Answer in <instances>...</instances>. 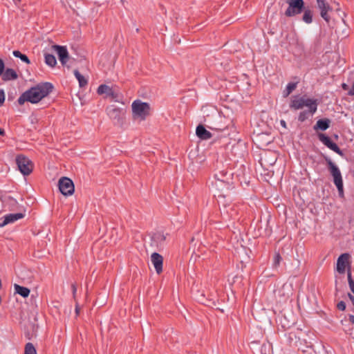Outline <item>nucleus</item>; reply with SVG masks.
I'll return each instance as SVG.
<instances>
[{"label": "nucleus", "mask_w": 354, "mask_h": 354, "mask_svg": "<svg viewBox=\"0 0 354 354\" xmlns=\"http://www.w3.org/2000/svg\"><path fill=\"white\" fill-rule=\"evenodd\" d=\"M12 54L15 57L19 58L23 62L26 64L30 63L29 58L25 54L21 53L19 50H14Z\"/></svg>", "instance_id": "nucleus-27"}, {"label": "nucleus", "mask_w": 354, "mask_h": 354, "mask_svg": "<svg viewBox=\"0 0 354 354\" xmlns=\"http://www.w3.org/2000/svg\"><path fill=\"white\" fill-rule=\"evenodd\" d=\"M347 277H348V282L349 288H350L351 290L353 292V293L354 294V281L352 279L351 272L350 269L348 270Z\"/></svg>", "instance_id": "nucleus-29"}, {"label": "nucleus", "mask_w": 354, "mask_h": 354, "mask_svg": "<svg viewBox=\"0 0 354 354\" xmlns=\"http://www.w3.org/2000/svg\"><path fill=\"white\" fill-rule=\"evenodd\" d=\"M304 15L302 17V20L306 24H311L313 22V11L309 8H306L303 10Z\"/></svg>", "instance_id": "nucleus-23"}, {"label": "nucleus", "mask_w": 354, "mask_h": 354, "mask_svg": "<svg viewBox=\"0 0 354 354\" xmlns=\"http://www.w3.org/2000/svg\"><path fill=\"white\" fill-rule=\"evenodd\" d=\"M196 136L201 140H209L212 137V133L203 125L199 124L196 129Z\"/></svg>", "instance_id": "nucleus-16"}, {"label": "nucleus", "mask_w": 354, "mask_h": 354, "mask_svg": "<svg viewBox=\"0 0 354 354\" xmlns=\"http://www.w3.org/2000/svg\"><path fill=\"white\" fill-rule=\"evenodd\" d=\"M17 102L20 105L24 104L25 102H29V99L26 91L20 95V97L18 98Z\"/></svg>", "instance_id": "nucleus-30"}, {"label": "nucleus", "mask_w": 354, "mask_h": 354, "mask_svg": "<svg viewBox=\"0 0 354 354\" xmlns=\"http://www.w3.org/2000/svg\"><path fill=\"white\" fill-rule=\"evenodd\" d=\"M97 92L99 95L106 94L109 96H113L114 92L113 89L106 84H101L97 88Z\"/></svg>", "instance_id": "nucleus-21"}, {"label": "nucleus", "mask_w": 354, "mask_h": 354, "mask_svg": "<svg viewBox=\"0 0 354 354\" xmlns=\"http://www.w3.org/2000/svg\"><path fill=\"white\" fill-rule=\"evenodd\" d=\"M71 289H72V293H73V297L74 300L76 301V293H77V286L75 283H72L71 285Z\"/></svg>", "instance_id": "nucleus-35"}, {"label": "nucleus", "mask_w": 354, "mask_h": 354, "mask_svg": "<svg viewBox=\"0 0 354 354\" xmlns=\"http://www.w3.org/2000/svg\"><path fill=\"white\" fill-rule=\"evenodd\" d=\"M298 82H289L286 88L283 91V96L284 97H287L295 88H297Z\"/></svg>", "instance_id": "nucleus-24"}, {"label": "nucleus", "mask_w": 354, "mask_h": 354, "mask_svg": "<svg viewBox=\"0 0 354 354\" xmlns=\"http://www.w3.org/2000/svg\"><path fill=\"white\" fill-rule=\"evenodd\" d=\"M348 94L349 95H354V81L352 84L351 88L348 91Z\"/></svg>", "instance_id": "nucleus-38"}, {"label": "nucleus", "mask_w": 354, "mask_h": 354, "mask_svg": "<svg viewBox=\"0 0 354 354\" xmlns=\"http://www.w3.org/2000/svg\"><path fill=\"white\" fill-rule=\"evenodd\" d=\"M45 63L50 67H54L57 64V60L55 57L49 53H45L44 55Z\"/></svg>", "instance_id": "nucleus-25"}, {"label": "nucleus", "mask_w": 354, "mask_h": 354, "mask_svg": "<svg viewBox=\"0 0 354 354\" xmlns=\"http://www.w3.org/2000/svg\"><path fill=\"white\" fill-rule=\"evenodd\" d=\"M165 239L166 236L160 232L156 233L152 236L153 241L159 243L160 245L165 242Z\"/></svg>", "instance_id": "nucleus-26"}, {"label": "nucleus", "mask_w": 354, "mask_h": 354, "mask_svg": "<svg viewBox=\"0 0 354 354\" xmlns=\"http://www.w3.org/2000/svg\"><path fill=\"white\" fill-rule=\"evenodd\" d=\"M348 320L351 324H354V315H350L348 317Z\"/></svg>", "instance_id": "nucleus-41"}, {"label": "nucleus", "mask_w": 354, "mask_h": 354, "mask_svg": "<svg viewBox=\"0 0 354 354\" xmlns=\"http://www.w3.org/2000/svg\"><path fill=\"white\" fill-rule=\"evenodd\" d=\"M337 308L338 310L344 311L346 309V304L344 301H341L337 304Z\"/></svg>", "instance_id": "nucleus-32"}, {"label": "nucleus", "mask_w": 354, "mask_h": 354, "mask_svg": "<svg viewBox=\"0 0 354 354\" xmlns=\"http://www.w3.org/2000/svg\"><path fill=\"white\" fill-rule=\"evenodd\" d=\"M24 354H37L36 349L32 343L28 342L26 344Z\"/></svg>", "instance_id": "nucleus-28"}, {"label": "nucleus", "mask_w": 354, "mask_h": 354, "mask_svg": "<svg viewBox=\"0 0 354 354\" xmlns=\"http://www.w3.org/2000/svg\"><path fill=\"white\" fill-rule=\"evenodd\" d=\"M282 258L280 255V254L279 252H277L275 254H274V261H273V266L274 267H277L279 266L280 264V262L281 261Z\"/></svg>", "instance_id": "nucleus-31"}, {"label": "nucleus", "mask_w": 354, "mask_h": 354, "mask_svg": "<svg viewBox=\"0 0 354 354\" xmlns=\"http://www.w3.org/2000/svg\"><path fill=\"white\" fill-rule=\"evenodd\" d=\"M322 156L324 159L331 176L333 177V183L337 189L339 196L344 198V185L339 169L329 157L324 154H322Z\"/></svg>", "instance_id": "nucleus-2"}, {"label": "nucleus", "mask_w": 354, "mask_h": 354, "mask_svg": "<svg viewBox=\"0 0 354 354\" xmlns=\"http://www.w3.org/2000/svg\"><path fill=\"white\" fill-rule=\"evenodd\" d=\"M318 102L308 106V109L301 111L298 115V120L301 122H304L310 115H313L317 110Z\"/></svg>", "instance_id": "nucleus-14"}, {"label": "nucleus", "mask_w": 354, "mask_h": 354, "mask_svg": "<svg viewBox=\"0 0 354 354\" xmlns=\"http://www.w3.org/2000/svg\"><path fill=\"white\" fill-rule=\"evenodd\" d=\"M348 297L351 301L352 300V299H354V296L352 295L351 293H348Z\"/></svg>", "instance_id": "nucleus-45"}, {"label": "nucleus", "mask_w": 354, "mask_h": 354, "mask_svg": "<svg viewBox=\"0 0 354 354\" xmlns=\"http://www.w3.org/2000/svg\"><path fill=\"white\" fill-rule=\"evenodd\" d=\"M60 192L64 196H71L73 194L75 186L71 179L67 177H62L58 182Z\"/></svg>", "instance_id": "nucleus-9"}, {"label": "nucleus", "mask_w": 354, "mask_h": 354, "mask_svg": "<svg viewBox=\"0 0 354 354\" xmlns=\"http://www.w3.org/2000/svg\"><path fill=\"white\" fill-rule=\"evenodd\" d=\"M53 85L50 82L40 83L35 86L31 87L26 91L29 102L32 104L39 102L43 98L48 96L53 91Z\"/></svg>", "instance_id": "nucleus-1"}, {"label": "nucleus", "mask_w": 354, "mask_h": 354, "mask_svg": "<svg viewBox=\"0 0 354 354\" xmlns=\"http://www.w3.org/2000/svg\"><path fill=\"white\" fill-rule=\"evenodd\" d=\"M53 48L56 50L58 58L62 65H65L69 59L68 53L66 46L54 45Z\"/></svg>", "instance_id": "nucleus-11"}, {"label": "nucleus", "mask_w": 354, "mask_h": 354, "mask_svg": "<svg viewBox=\"0 0 354 354\" xmlns=\"http://www.w3.org/2000/svg\"><path fill=\"white\" fill-rule=\"evenodd\" d=\"M5 221H6L5 216L3 218H0V227H3L8 224V223H5Z\"/></svg>", "instance_id": "nucleus-37"}, {"label": "nucleus", "mask_w": 354, "mask_h": 354, "mask_svg": "<svg viewBox=\"0 0 354 354\" xmlns=\"http://www.w3.org/2000/svg\"><path fill=\"white\" fill-rule=\"evenodd\" d=\"M8 200L11 202L12 204L17 203L16 200L14 199L12 197H8Z\"/></svg>", "instance_id": "nucleus-42"}, {"label": "nucleus", "mask_w": 354, "mask_h": 354, "mask_svg": "<svg viewBox=\"0 0 354 354\" xmlns=\"http://www.w3.org/2000/svg\"><path fill=\"white\" fill-rule=\"evenodd\" d=\"M73 73L77 80H78L79 86L80 88L85 87L88 84L87 79L84 76H83L78 70H74Z\"/></svg>", "instance_id": "nucleus-22"}, {"label": "nucleus", "mask_w": 354, "mask_h": 354, "mask_svg": "<svg viewBox=\"0 0 354 354\" xmlns=\"http://www.w3.org/2000/svg\"><path fill=\"white\" fill-rule=\"evenodd\" d=\"M227 174V171H220L219 174H216L214 176L216 180L213 185L217 189L218 197L225 198L227 195L225 191L229 190L231 187L230 184L226 181L225 178Z\"/></svg>", "instance_id": "nucleus-3"}, {"label": "nucleus", "mask_w": 354, "mask_h": 354, "mask_svg": "<svg viewBox=\"0 0 354 354\" xmlns=\"http://www.w3.org/2000/svg\"><path fill=\"white\" fill-rule=\"evenodd\" d=\"M5 101V93L3 89H0V106H1Z\"/></svg>", "instance_id": "nucleus-33"}, {"label": "nucleus", "mask_w": 354, "mask_h": 354, "mask_svg": "<svg viewBox=\"0 0 354 354\" xmlns=\"http://www.w3.org/2000/svg\"><path fill=\"white\" fill-rule=\"evenodd\" d=\"M131 107L134 118H140L141 120H144L150 113V106L147 102L136 100L133 102Z\"/></svg>", "instance_id": "nucleus-4"}, {"label": "nucleus", "mask_w": 354, "mask_h": 354, "mask_svg": "<svg viewBox=\"0 0 354 354\" xmlns=\"http://www.w3.org/2000/svg\"><path fill=\"white\" fill-rule=\"evenodd\" d=\"M350 254L348 253H344L341 254L337 261V270L339 273H344L346 268L348 264Z\"/></svg>", "instance_id": "nucleus-13"}, {"label": "nucleus", "mask_w": 354, "mask_h": 354, "mask_svg": "<svg viewBox=\"0 0 354 354\" xmlns=\"http://www.w3.org/2000/svg\"><path fill=\"white\" fill-rule=\"evenodd\" d=\"M151 261L154 266L157 274H160L162 272L163 257L162 255L157 252H153L151 255Z\"/></svg>", "instance_id": "nucleus-12"}, {"label": "nucleus", "mask_w": 354, "mask_h": 354, "mask_svg": "<svg viewBox=\"0 0 354 354\" xmlns=\"http://www.w3.org/2000/svg\"><path fill=\"white\" fill-rule=\"evenodd\" d=\"M317 137L319 140L328 149L337 153L340 156H344L343 151L340 149L338 145L331 140L329 136L323 133H318Z\"/></svg>", "instance_id": "nucleus-10"}, {"label": "nucleus", "mask_w": 354, "mask_h": 354, "mask_svg": "<svg viewBox=\"0 0 354 354\" xmlns=\"http://www.w3.org/2000/svg\"><path fill=\"white\" fill-rule=\"evenodd\" d=\"M342 88L344 91H348L349 87H348V85L346 84V83H342Z\"/></svg>", "instance_id": "nucleus-40"}, {"label": "nucleus", "mask_w": 354, "mask_h": 354, "mask_svg": "<svg viewBox=\"0 0 354 354\" xmlns=\"http://www.w3.org/2000/svg\"><path fill=\"white\" fill-rule=\"evenodd\" d=\"M14 288H15V293L19 294L24 298L28 297V295H30V290L29 288H28L26 287L21 286L18 284H15Z\"/></svg>", "instance_id": "nucleus-19"}, {"label": "nucleus", "mask_w": 354, "mask_h": 354, "mask_svg": "<svg viewBox=\"0 0 354 354\" xmlns=\"http://www.w3.org/2000/svg\"><path fill=\"white\" fill-rule=\"evenodd\" d=\"M288 6L284 15L288 17H292L301 14L305 8L304 1H287Z\"/></svg>", "instance_id": "nucleus-8"}, {"label": "nucleus", "mask_w": 354, "mask_h": 354, "mask_svg": "<svg viewBox=\"0 0 354 354\" xmlns=\"http://www.w3.org/2000/svg\"><path fill=\"white\" fill-rule=\"evenodd\" d=\"M208 127L210 129L216 130L217 131H223L225 129V127H223V126H221V127H218V126H209Z\"/></svg>", "instance_id": "nucleus-34"}, {"label": "nucleus", "mask_w": 354, "mask_h": 354, "mask_svg": "<svg viewBox=\"0 0 354 354\" xmlns=\"http://www.w3.org/2000/svg\"><path fill=\"white\" fill-rule=\"evenodd\" d=\"M106 113L110 119L119 121L121 115V109L112 105L106 109Z\"/></svg>", "instance_id": "nucleus-15"}, {"label": "nucleus", "mask_w": 354, "mask_h": 354, "mask_svg": "<svg viewBox=\"0 0 354 354\" xmlns=\"http://www.w3.org/2000/svg\"><path fill=\"white\" fill-rule=\"evenodd\" d=\"M25 216V214L23 213H15V214H9L5 216L6 221L5 223H14L15 221L23 218Z\"/></svg>", "instance_id": "nucleus-20"}, {"label": "nucleus", "mask_w": 354, "mask_h": 354, "mask_svg": "<svg viewBox=\"0 0 354 354\" xmlns=\"http://www.w3.org/2000/svg\"><path fill=\"white\" fill-rule=\"evenodd\" d=\"M75 313L77 315L80 313V307L77 301H75Z\"/></svg>", "instance_id": "nucleus-39"}, {"label": "nucleus", "mask_w": 354, "mask_h": 354, "mask_svg": "<svg viewBox=\"0 0 354 354\" xmlns=\"http://www.w3.org/2000/svg\"><path fill=\"white\" fill-rule=\"evenodd\" d=\"M330 120L328 118H322L319 119L317 121L316 124L314 125L313 129L315 131H326L330 127Z\"/></svg>", "instance_id": "nucleus-17"}, {"label": "nucleus", "mask_w": 354, "mask_h": 354, "mask_svg": "<svg viewBox=\"0 0 354 354\" xmlns=\"http://www.w3.org/2000/svg\"><path fill=\"white\" fill-rule=\"evenodd\" d=\"M351 302H352V304H353V306H354V298H353V299H352Z\"/></svg>", "instance_id": "nucleus-46"}, {"label": "nucleus", "mask_w": 354, "mask_h": 354, "mask_svg": "<svg viewBox=\"0 0 354 354\" xmlns=\"http://www.w3.org/2000/svg\"><path fill=\"white\" fill-rule=\"evenodd\" d=\"M15 160L19 170L24 176H28L32 172L34 164L27 156L17 155Z\"/></svg>", "instance_id": "nucleus-6"}, {"label": "nucleus", "mask_w": 354, "mask_h": 354, "mask_svg": "<svg viewBox=\"0 0 354 354\" xmlns=\"http://www.w3.org/2000/svg\"><path fill=\"white\" fill-rule=\"evenodd\" d=\"M280 124H281V125L283 127H284V128H286V127H286V122L283 120H281L280 121Z\"/></svg>", "instance_id": "nucleus-43"}, {"label": "nucleus", "mask_w": 354, "mask_h": 354, "mask_svg": "<svg viewBox=\"0 0 354 354\" xmlns=\"http://www.w3.org/2000/svg\"><path fill=\"white\" fill-rule=\"evenodd\" d=\"M0 135L2 136H5V131H4V129H1V128H0Z\"/></svg>", "instance_id": "nucleus-44"}, {"label": "nucleus", "mask_w": 354, "mask_h": 354, "mask_svg": "<svg viewBox=\"0 0 354 354\" xmlns=\"http://www.w3.org/2000/svg\"><path fill=\"white\" fill-rule=\"evenodd\" d=\"M317 102V100L313 98H308L305 96H294L290 103V108L293 110H299L304 106H309L314 103Z\"/></svg>", "instance_id": "nucleus-7"}, {"label": "nucleus", "mask_w": 354, "mask_h": 354, "mask_svg": "<svg viewBox=\"0 0 354 354\" xmlns=\"http://www.w3.org/2000/svg\"><path fill=\"white\" fill-rule=\"evenodd\" d=\"M1 75L2 79L4 81L16 80L18 77L16 71L12 68H7L5 71H3Z\"/></svg>", "instance_id": "nucleus-18"}, {"label": "nucleus", "mask_w": 354, "mask_h": 354, "mask_svg": "<svg viewBox=\"0 0 354 354\" xmlns=\"http://www.w3.org/2000/svg\"><path fill=\"white\" fill-rule=\"evenodd\" d=\"M5 64L3 61L0 59V75H1L4 71Z\"/></svg>", "instance_id": "nucleus-36"}, {"label": "nucleus", "mask_w": 354, "mask_h": 354, "mask_svg": "<svg viewBox=\"0 0 354 354\" xmlns=\"http://www.w3.org/2000/svg\"><path fill=\"white\" fill-rule=\"evenodd\" d=\"M333 4L329 3L328 1H317L318 8L320 9L321 17L326 21L329 22L330 15L333 10H339V3L337 1H330Z\"/></svg>", "instance_id": "nucleus-5"}]
</instances>
